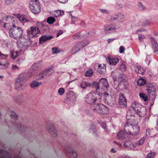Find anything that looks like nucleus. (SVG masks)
I'll list each match as a JSON object with an SVG mask.
<instances>
[{"instance_id": "nucleus-1", "label": "nucleus", "mask_w": 158, "mask_h": 158, "mask_svg": "<svg viewBox=\"0 0 158 158\" xmlns=\"http://www.w3.org/2000/svg\"><path fill=\"white\" fill-rule=\"evenodd\" d=\"M138 122L133 119L127 122L125 124L124 129L126 133L131 135H136L139 132V126Z\"/></svg>"}, {"instance_id": "nucleus-2", "label": "nucleus", "mask_w": 158, "mask_h": 158, "mask_svg": "<svg viewBox=\"0 0 158 158\" xmlns=\"http://www.w3.org/2000/svg\"><path fill=\"white\" fill-rule=\"evenodd\" d=\"M10 37L15 39L18 40L22 37L23 31L21 27L14 24L13 27L11 28L9 31Z\"/></svg>"}, {"instance_id": "nucleus-3", "label": "nucleus", "mask_w": 158, "mask_h": 158, "mask_svg": "<svg viewBox=\"0 0 158 158\" xmlns=\"http://www.w3.org/2000/svg\"><path fill=\"white\" fill-rule=\"evenodd\" d=\"M27 80L25 77L24 74H20L16 79L15 83L16 89L26 88L28 84L26 82Z\"/></svg>"}, {"instance_id": "nucleus-4", "label": "nucleus", "mask_w": 158, "mask_h": 158, "mask_svg": "<svg viewBox=\"0 0 158 158\" xmlns=\"http://www.w3.org/2000/svg\"><path fill=\"white\" fill-rule=\"evenodd\" d=\"M32 43L31 41L29 38L23 39L21 41L18 40L17 44L18 48L22 50H26L31 46Z\"/></svg>"}, {"instance_id": "nucleus-5", "label": "nucleus", "mask_w": 158, "mask_h": 158, "mask_svg": "<svg viewBox=\"0 0 158 158\" xmlns=\"http://www.w3.org/2000/svg\"><path fill=\"white\" fill-rule=\"evenodd\" d=\"M29 4L30 8L32 13L36 14L40 12L41 8L38 0H31Z\"/></svg>"}, {"instance_id": "nucleus-6", "label": "nucleus", "mask_w": 158, "mask_h": 158, "mask_svg": "<svg viewBox=\"0 0 158 158\" xmlns=\"http://www.w3.org/2000/svg\"><path fill=\"white\" fill-rule=\"evenodd\" d=\"M132 107L135 113H137L139 116H141L145 114V108L137 103L134 102L132 105Z\"/></svg>"}, {"instance_id": "nucleus-7", "label": "nucleus", "mask_w": 158, "mask_h": 158, "mask_svg": "<svg viewBox=\"0 0 158 158\" xmlns=\"http://www.w3.org/2000/svg\"><path fill=\"white\" fill-rule=\"evenodd\" d=\"M54 72L53 67H50L42 71L39 74V79H46L48 77L52 75Z\"/></svg>"}, {"instance_id": "nucleus-8", "label": "nucleus", "mask_w": 158, "mask_h": 158, "mask_svg": "<svg viewBox=\"0 0 158 158\" xmlns=\"http://www.w3.org/2000/svg\"><path fill=\"white\" fill-rule=\"evenodd\" d=\"M81 86L82 88L83 89L88 87L94 88L96 89H99L100 88L99 83L95 81H93L91 83L86 81L82 82L81 84Z\"/></svg>"}, {"instance_id": "nucleus-9", "label": "nucleus", "mask_w": 158, "mask_h": 158, "mask_svg": "<svg viewBox=\"0 0 158 158\" xmlns=\"http://www.w3.org/2000/svg\"><path fill=\"white\" fill-rule=\"evenodd\" d=\"M115 26L113 24H107L103 27V30L106 35L111 34L116 32Z\"/></svg>"}, {"instance_id": "nucleus-10", "label": "nucleus", "mask_w": 158, "mask_h": 158, "mask_svg": "<svg viewBox=\"0 0 158 158\" xmlns=\"http://www.w3.org/2000/svg\"><path fill=\"white\" fill-rule=\"evenodd\" d=\"M27 34L31 38L38 37V34L40 33V31L39 28L36 27H32L30 29L27 30Z\"/></svg>"}, {"instance_id": "nucleus-11", "label": "nucleus", "mask_w": 158, "mask_h": 158, "mask_svg": "<svg viewBox=\"0 0 158 158\" xmlns=\"http://www.w3.org/2000/svg\"><path fill=\"white\" fill-rule=\"evenodd\" d=\"M95 108L94 110H97L98 113L101 114H107L108 112V108L102 104H98L95 106Z\"/></svg>"}, {"instance_id": "nucleus-12", "label": "nucleus", "mask_w": 158, "mask_h": 158, "mask_svg": "<svg viewBox=\"0 0 158 158\" xmlns=\"http://www.w3.org/2000/svg\"><path fill=\"white\" fill-rule=\"evenodd\" d=\"M0 22L2 25L8 23H11L13 22L17 23L16 19L10 15H7L2 17L0 20Z\"/></svg>"}, {"instance_id": "nucleus-13", "label": "nucleus", "mask_w": 158, "mask_h": 158, "mask_svg": "<svg viewBox=\"0 0 158 158\" xmlns=\"http://www.w3.org/2000/svg\"><path fill=\"white\" fill-rule=\"evenodd\" d=\"M124 18V16L123 14L121 13H118L115 15L110 16V21L114 20L121 21L123 20Z\"/></svg>"}, {"instance_id": "nucleus-14", "label": "nucleus", "mask_w": 158, "mask_h": 158, "mask_svg": "<svg viewBox=\"0 0 158 158\" xmlns=\"http://www.w3.org/2000/svg\"><path fill=\"white\" fill-rule=\"evenodd\" d=\"M47 130L53 136L56 137L57 136V133L54 125L49 123L47 124Z\"/></svg>"}, {"instance_id": "nucleus-15", "label": "nucleus", "mask_w": 158, "mask_h": 158, "mask_svg": "<svg viewBox=\"0 0 158 158\" xmlns=\"http://www.w3.org/2000/svg\"><path fill=\"white\" fill-rule=\"evenodd\" d=\"M118 103L121 107H126L127 105V100L124 95L121 93L120 94L119 98Z\"/></svg>"}, {"instance_id": "nucleus-16", "label": "nucleus", "mask_w": 158, "mask_h": 158, "mask_svg": "<svg viewBox=\"0 0 158 158\" xmlns=\"http://www.w3.org/2000/svg\"><path fill=\"white\" fill-rule=\"evenodd\" d=\"M53 38V36L52 35H44L41 36L39 38V43L40 44H42L47 41L51 40Z\"/></svg>"}, {"instance_id": "nucleus-17", "label": "nucleus", "mask_w": 158, "mask_h": 158, "mask_svg": "<svg viewBox=\"0 0 158 158\" xmlns=\"http://www.w3.org/2000/svg\"><path fill=\"white\" fill-rule=\"evenodd\" d=\"M96 95V94H89L86 98V101L88 103H94L97 99L95 98Z\"/></svg>"}, {"instance_id": "nucleus-18", "label": "nucleus", "mask_w": 158, "mask_h": 158, "mask_svg": "<svg viewBox=\"0 0 158 158\" xmlns=\"http://www.w3.org/2000/svg\"><path fill=\"white\" fill-rule=\"evenodd\" d=\"M17 17L19 21L22 23H25L29 21L28 17L25 15L19 14L17 15Z\"/></svg>"}, {"instance_id": "nucleus-19", "label": "nucleus", "mask_w": 158, "mask_h": 158, "mask_svg": "<svg viewBox=\"0 0 158 158\" xmlns=\"http://www.w3.org/2000/svg\"><path fill=\"white\" fill-rule=\"evenodd\" d=\"M151 39L152 47L153 52L155 53H156L158 52V44L157 43L156 40L154 38L152 37Z\"/></svg>"}, {"instance_id": "nucleus-20", "label": "nucleus", "mask_w": 158, "mask_h": 158, "mask_svg": "<svg viewBox=\"0 0 158 158\" xmlns=\"http://www.w3.org/2000/svg\"><path fill=\"white\" fill-rule=\"evenodd\" d=\"M99 85L102 86V88H108L109 85L105 78H102L100 80Z\"/></svg>"}, {"instance_id": "nucleus-21", "label": "nucleus", "mask_w": 158, "mask_h": 158, "mask_svg": "<svg viewBox=\"0 0 158 158\" xmlns=\"http://www.w3.org/2000/svg\"><path fill=\"white\" fill-rule=\"evenodd\" d=\"M67 151L70 154L71 158H77V153L72 148H68L67 149Z\"/></svg>"}, {"instance_id": "nucleus-22", "label": "nucleus", "mask_w": 158, "mask_h": 158, "mask_svg": "<svg viewBox=\"0 0 158 158\" xmlns=\"http://www.w3.org/2000/svg\"><path fill=\"white\" fill-rule=\"evenodd\" d=\"M106 66L104 64H100L98 65V72L101 74H103L106 71Z\"/></svg>"}, {"instance_id": "nucleus-23", "label": "nucleus", "mask_w": 158, "mask_h": 158, "mask_svg": "<svg viewBox=\"0 0 158 158\" xmlns=\"http://www.w3.org/2000/svg\"><path fill=\"white\" fill-rule=\"evenodd\" d=\"M103 95L104 99L106 103H109L111 102L112 97L110 95H109L108 93H105Z\"/></svg>"}, {"instance_id": "nucleus-24", "label": "nucleus", "mask_w": 158, "mask_h": 158, "mask_svg": "<svg viewBox=\"0 0 158 158\" xmlns=\"http://www.w3.org/2000/svg\"><path fill=\"white\" fill-rule=\"evenodd\" d=\"M151 24L150 21L149 20H143L141 19L139 20V25L140 26H145Z\"/></svg>"}, {"instance_id": "nucleus-25", "label": "nucleus", "mask_w": 158, "mask_h": 158, "mask_svg": "<svg viewBox=\"0 0 158 158\" xmlns=\"http://www.w3.org/2000/svg\"><path fill=\"white\" fill-rule=\"evenodd\" d=\"M135 71L137 73L143 75L145 72L146 69L140 66H137L135 67Z\"/></svg>"}, {"instance_id": "nucleus-26", "label": "nucleus", "mask_w": 158, "mask_h": 158, "mask_svg": "<svg viewBox=\"0 0 158 158\" xmlns=\"http://www.w3.org/2000/svg\"><path fill=\"white\" fill-rule=\"evenodd\" d=\"M109 63L110 64L115 65L119 61V59L117 58H108Z\"/></svg>"}, {"instance_id": "nucleus-27", "label": "nucleus", "mask_w": 158, "mask_h": 158, "mask_svg": "<svg viewBox=\"0 0 158 158\" xmlns=\"http://www.w3.org/2000/svg\"><path fill=\"white\" fill-rule=\"evenodd\" d=\"M123 145L125 148L127 147L131 149H132L134 148V144L130 140L125 141Z\"/></svg>"}, {"instance_id": "nucleus-28", "label": "nucleus", "mask_w": 158, "mask_h": 158, "mask_svg": "<svg viewBox=\"0 0 158 158\" xmlns=\"http://www.w3.org/2000/svg\"><path fill=\"white\" fill-rule=\"evenodd\" d=\"M42 65V63L41 61H38L34 63L32 66L33 70H37L41 68Z\"/></svg>"}, {"instance_id": "nucleus-29", "label": "nucleus", "mask_w": 158, "mask_h": 158, "mask_svg": "<svg viewBox=\"0 0 158 158\" xmlns=\"http://www.w3.org/2000/svg\"><path fill=\"white\" fill-rule=\"evenodd\" d=\"M79 44H75L72 48L71 51V53L72 54H74L80 51L81 49V48H79L78 46Z\"/></svg>"}, {"instance_id": "nucleus-30", "label": "nucleus", "mask_w": 158, "mask_h": 158, "mask_svg": "<svg viewBox=\"0 0 158 158\" xmlns=\"http://www.w3.org/2000/svg\"><path fill=\"white\" fill-rule=\"evenodd\" d=\"M41 85L42 82H38L36 81H33L30 83V86L31 88H34L37 87Z\"/></svg>"}, {"instance_id": "nucleus-31", "label": "nucleus", "mask_w": 158, "mask_h": 158, "mask_svg": "<svg viewBox=\"0 0 158 158\" xmlns=\"http://www.w3.org/2000/svg\"><path fill=\"white\" fill-rule=\"evenodd\" d=\"M17 23H15V22L12 23H4V24H2L3 25L4 28L6 29H8L9 28L11 27V28L13 27L14 24H16Z\"/></svg>"}, {"instance_id": "nucleus-32", "label": "nucleus", "mask_w": 158, "mask_h": 158, "mask_svg": "<svg viewBox=\"0 0 158 158\" xmlns=\"http://www.w3.org/2000/svg\"><path fill=\"white\" fill-rule=\"evenodd\" d=\"M146 82V81L144 79L141 78L138 80L137 83L138 85L140 86L144 85Z\"/></svg>"}, {"instance_id": "nucleus-33", "label": "nucleus", "mask_w": 158, "mask_h": 158, "mask_svg": "<svg viewBox=\"0 0 158 158\" xmlns=\"http://www.w3.org/2000/svg\"><path fill=\"white\" fill-rule=\"evenodd\" d=\"M55 21V18L52 16L48 17L47 19V23L50 24H52Z\"/></svg>"}, {"instance_id": "nucleus-34", "label": "nucleus", "mask_w": 158, "mask_h": 158, "mask_svg": "<svg viewBox=\"0 0 158 158\" xmlns=\"http://www.w3.org/2000/svg\"><path fill=\"white\" fill-rule=\"evenodd\" d=\"M117 137L119 139H123L125 137V133L123 131H120L117 134Z\"/></svg>"}, {"instance_id": "nucleus-35", "label": "nucleus", "mask_w": 158, "mask_h": 158, "mask_svg": "<svg viewBox=\"0 0 158 158\" xmlns=\"http://www.w3.org/2000/svg\"><path fill=\"white\" fill-rule=\"evenodd\" d=\"M119 68L121 71L124 72L127 70V66L125 64L122 63L120 65Z\"/></svg>"}, {"instance_id": "nucleus-36", "label": "nucleus", "mask_w": 158, "mask_h": 158, "mask_svg": "<svg viewBox=\"0 0 158 158\" xmlns=\"http://www.w3.org/2000/svg\"><path fill=\"white\" fill-rule=\"evenodd\" d=\"M139 96L142 98L144 102H146L148 100V97L147 95L141 93L139 94Z\"/></svg>"}, {"instance_id": "nucleus-37", "label": "nucleus", "mask_w": 158, "mask_h": 158, "mask_svg": "<svg viewBox=\"0 0 158 158\" xmlns=\"http://www.w3.org/2000/svg\"><path fill=\"white\" fill-rule=\"evenodd\" d=\"M93 73V70L91 69L86 72L85 74V76L86 77H91L92 76Z\"/></svg>"}, {"instance_id": "nucleus-38", "label": "nucleus", "mask_w": 158, "mask_h": 158, "mask_svg": "<svg viewBox=\"0 0 158 158\" xmlns=\"http://www.w3.org/2000/svg\"><path fill=\"white\" fill-rule=\"evenodd\" d=\"M56 14L55 15V16L56 17H59L63 15L64 14V12L63 11H61V10H57L56 11Z\"/></svg>"}, {"instance_id": "nucleus-39", "label": "nucleus", "mask_w": 158, "mask_h": 158, "mask_svg": "<svg viewBox=\"0 0 158 158\" xmlns=\"http://www.w3.org/2000/svg\"><path fill=\"white\" fill-rule=\"evenodd\" d=\"M11 113L10 114V117L15 119V120H17L18 119V117L17 114H16L15 112L14 111H12Z\"/></svg>"}, {"instance_id": "nucleus-40", "label": "nucleus", "mask_w": 158, "mask_h": 158, "mask_svg": "<svg viewBox=\"0 0 158 158\" xmlns=\"http://www.w3.org/2000/svg\"><path fill=\"white\" fill-rule=\"evenodd\" d=\"M146 86L148 89H155L156 88L154 86V84L151 83H148L146 85Z\"/></svg>"}, {"instance_id": "nucleus-41", "label": "nucleus", "mask_w": 158, "mask_h": 158, "mask_svg": "<svg viewBox=\"0 0 158 158\" xmlns=\"http://www.w3.org/2000/svg\"><path fill=\"white\" fill-rule=\"evenodd\" d=\"M18 53L14 51H12L10 52L11 56L13 59H15L17 56Z\"/></svg>"}, {"instance_id": "nucleus-42", "label": "nucleus", "mask_w": 158, "mask_h": 158, "mask_svg": "<svg viewBox=\"0 0 158 158\" xmlns=\"http://www.w3.org/2000/svg\"><path fill=\"white\" fill-rule=\"evenodd\" d=\"M77 44H79V45L78 46V48H81V49H82L83 47H85V46H86L88 44H84L83 42H78L77 43Z\"/></svg>"}, {"instance_id": "nucleus-43", "label": "nucleus", "mask_w": 158, "mask_h": 158, "mask_svg": "<svg viewBox=\"0 0 158 158\" xmlns=\"http://www.w3.org/2000/svg\"><path fill=\"white\" fill-rule=\"evenodd\" d=\"M139 7L140 9L142 10H144L147 9L146 7L143 5L141 2L139 3Z\"/></svg>"}, {"instance_id": "nucleus-44", "label": "nucleus", "mask_w": 158, "mask_h": 158, "mask_svg": "<svg viewBox=\"0 0 158 158\" xmlns=\"http://www.w3.org/2000/svg\"><path fill=\"white\" fill-rule=\"evenodd\" d=\"M52 53L53 54H56L60 52V49L57 48H53L52 49Z\"/></svg>"}, {"instance_id": "nucleus-45", "label": "nucleus", "mask_w": 158, "mask_h": 158, "mask_svg": "<svg viewBox=\"0 0 158 158\" xmlns=\"http://www.w3.org/2000/svg\"><path fill=\"white\" fill-rule=\"evenodd\" d=\"M145 38V36L143 34H141L139 35L138 38L140 42L143 41Z\"/></svg>"}, {"instance_id": "nucleus-46", "label": "nucleus", "mask_w": 158, "mask_h": 158, "mask_svg": "<svg viewBox=\"0 0 158 158\" xmlns=\"http://www.w3.org/2000/svg\"><path fill=\"white\" fill-rule=\"evenodd\" d=\"M145 141V139L144 138H143L141 139L139 141L138 144L139 145H141L143 144Z\"/></svg>"}, {"instance_id": "nucleus-47", "label": "nucleus", "mask_w": 158, "mask_h": 158, "mask_svg": "<svg viewBox=\"0 0 158 158\" xmlns=\"http://www.w3.org/2000/svg\"><path fill=\"white\" fill-rule=\"evenodd\" d=\"M100 11L103 13H106V14H109V10L105 9H100L99 10Z\"/></svg>"}, {"instance_id": "nucleus-48", "label": "nucleus", "mask_w": 158, "mask_h": 158, "mask_svg": "<svg viewBox=\"0 0 158 158\" xmlns=\"http://www.w3.org/2000/svg\"><path fill=\"white\" fill-rule=\"evenodd\" d=\"M125 50V48L123 46H121L119 48V52L120 53H122Z\"/></svg>"}, {"instance_id": "nucleus-49", "label": "nucleus", "mask_w": 158, "mask_h": 158, "mask_svg": "<svg viewBox=\"0 0 158 158\" xmlns=\"http://www.w3.org/2000/svg\"><path fill=\"white\" fill-rule=\"evenodd\" d=\"M116 6L118 9H121L123 7V5L120 3H117Z\"/></svg>"}, {"instance_id": "nucleus-50", "label": "nucleus", "mask_w": 158, "mask_h": 158, "mask_svg": "<svg viewBox=\"0 0 158 158\" xmlns=\"http://www.w3.org/2000/svg\"><path fill=\"white\" fill-rule=\"evenodd\" d=\"M64 89H59L58 91V93L60 95H62L64 93Z\"/></svg>"}, {"instance_id": "nucleus-51", "label": "nucleus", "mask_w": 158, "mask_h": 158, "mask_svg": "<svg viewBox=\"0 0 158 158\" xmlns=\"http://www.w3.org/2000/svg\"><path fill=\"white\" fill-rule=\"evenodd\" d=\"M154 155L151 153H149L148 154L147 158H153Z\"/></svg>"}, {"instance_id": "nucleus-52", "label": "nucleus", "mask_w": 158, "mask_h": 158, "mask_svg": "<svg viewBox=\"0 0 158 158\" xmlns=\"http://www.w3.org/2000/svg\"><path fill=\"white\" fill-rule=\"evenodd\" d=\"M14 0H5L6 3L7 4H9L14 2Z\"/></svg>"}, {"instance_id": "nucleus-53", "label": "nucleus", "mask_w": 158, "mask_h": 158, "mask_svg": "<svg viewBox=\"0 0 158 158\" xmlns=\"http://www.w3.org/2000/svg\"><path fill=\"white\" fill-rule=\"evenodd\" d=\"M116 38H113L112 39H109L107 40L108 43L110 44Z\"/></svg>"}, {"instance_id": "nucleus-54", "label": "nucleus", "mask_w": 158, "mask_h": 158, "mask_svg": "<svg viewBox=\"0 0 158 158\" xmlns=\"http://www.w3.org/2000/svg\"><path fill=\"white\" fill-rule=\"evenodd\" d=\"M58 2H60L61 3H64L67 2L68 0H57Z\"/></svg>"}, {"instance_id": "nucleus-55", "label": "nucleus", "mask_w": 158, "mask_h": 158, "mask_svg": "<svg viewBox=\"0 0 158 158\" xmlns=\"http://www.w3.org/2000/svg\"><path fill=\"white\" fill-rule=\"evenodd\" d=\"M19 69L18 67L16 65H12V70L17 69Z\"/></svg>"}, {"instance_id": "nucleus-56", "label": "nucleus", "mask_w": 158, "mask_h": 158, "mask_svg": "<svg viewBox=\"0 0 158 158\" xmlns=\"http://www.w3.org/2000/svg\"><path fill=\"white\" fill-rule=\"evenodd\" d=\"M8 56V55H4V54H3L2 53L0 52V56H3V58H6Z\"/></svg>"}, {"instance_id": "nucleus-57", "label": "nucleus", "mask_w": 158, "mask_h": 158, "mask_svg": "<svg viewBox=\"0 0 158 158\" xmlns=\"http://www.w3.org/2000/svg\"><path fill=\"white\" fill-rule=\"evenodd\" d=\"M148 92L149 95H153L154 93L152 91V89H148Z\"/></svg>"}, {"instance_id": "nucleus-58", "label": "nucleus", "mask_w": 158, "mask_h": 158, "mask_svg": "<svg viewBox=\"0 0 158 158\" xmlns=\"http://www.w3.org/2000/svg\"><path fill=\"white\" fill-rule=\"evenodd\" d=\"M145 31L144 29L143 28H140L138 29L136 31V32H140L142 31Z\"/></svg>"}, {"instance_id": "nucleus-59", "label": "nucleus", "mask_w": 158, "mask_h": 158, "mask_svg": "<svg viewBox=\"0 0 158 158\" xmlns=\"http://www.w3.org/2000/svg\"><path fill=\"white\" fill-rule=\"evenodd\" d=\"M79 35H76L73 36V38L74 39H76L79 38Z\"/></svg>"}, {"instance_id": "nucleus-60", "label": "nucleus", "mask_w": 158, "mask_h": 158, "mask_svg": "<svg viewBox=\"0 0 158 158\" xmlns=\"http://www.w3.org/2000/svg\"><path fill=\"white\" fill-rule=\"evenodd\" d=\"M112 76L113 77H114V78H116V76L115 75H114V72H112Z\"/></svg>"}, {"instance_id": "nucleus-61", "label": "nucleus", "mask_w": 158, "mask_h": 158, "mask_svg": "<svg viewBox=\"0 0 158 158\" xmlns=\"http://www.w3.org/2000/svg\"><path fill=\"white\" fill-rule=\"evenodd\" d=\"M111 152H116V151L115 150V149L114 148H113L111 149Z\"/></svg>"}, {"instance_id": "nucleus-62", "label": "nucleus", "mask_w": 158, "mask_h": 158, "mask_svg": "<svg viewBox=\"0 0 158 158\" xmlns=\"http://www.w3.org/2000/svg\"><path fill=\"white\" fill-rule=\"evenodd\" d=\"M146 134L147 135H148L149 134V130H147L146 131Z\"/></svg>"}, {"instance_id": "nucleus-63", "label": "nucleus", "mask_w": 158, "mask_h": 158, "mask_svg": "<svg viewBox=\"0 0 158 158\" xmlns=\"http://www.w3.org/2000/svg\"><path fill=\"white\" fill-rule=\"evenodd\" d=\"M102 127L104 129H105L106 128V126L105 124H103L102 125Z\"/></svg>"}, {"instance_id": "nucleus-64", "label": "nucleus", "mask_w": 158, "mask_h": 158, "mask_svg": "<svg viewBox=\"0 0 158 158\" xmlns=\"http://www.w3.org/2000/svg\"><path fill=\"white\" fill-rule=\"evenodd\" d=\"M117 145L120 147H121V145L119 143H117Z\"/></svg>"}]
</instances>
